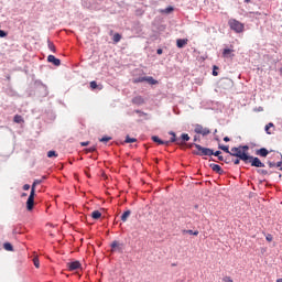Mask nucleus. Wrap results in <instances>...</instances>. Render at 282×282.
<instances>
[{
	"mask_svg": "<svg viewBox=\"0 0 282 282\" xmlns=\"http://www.w3.org/2000/svg\"><path fill=\"white\" fill-rule=\"evenodd\" d=\"M249 149L250 148L248 145H239L238 148H231L230 155H232L234 158H239V160L245 162V164H248Z\"/></svg>",
	"mask_w": 282,
	"mask_h": 282,
	"instance_id": "f257e3e1",
	"label": "nucleus"
},
{
	"mask_svg": "<svg viewBox=\"0 0 282 282\" xmlns=\"http://www.w3.org/2000/svg\"><path fill=\"white\" fill-rule=\"evenodd\" d=\"M228 25H229L230 30H232L237 34H241V32H243V30H245L243 23L239 22V20H237V19H230L228 21Z\"/></svg>",
	"mask_w": 282,
	"mask_h": 282,
	"instance_id": "f03ea898",
	"label": "nucleus"
},
{
	"mask_svg": "<svg viewBox=\"0 0 282 282\" xmlns=\"http://www.w3.org/2000/svg\"><path fill=\"white\" fill-rule=\"evenodd\" d=\"M196 151L194 152L195 155H199L200 158L204 155H213V150L210 148H204L200 144H194Z\"/></svg>",
	"mask_w": 282,
	"mask_h": 282,
	"instance_id": "7ed1b4c3",
	"label": "nucleus"
},
{
	"mask_svg": "<svg viewBox=\"0 0 282 282\" xmlns=\"http://www.w3.org/2000/svg\"><path fill=\"white\" fill-rule=\"evenodd\" d=\"M248 164H251V166H256L257 169H263L265 166V164L263 162H261V160L259 158H254V156H248Z\"/></svg>",
	"mask_w": 282,
	"mask_h": 282,
	"instance_id": "20e7f679",
	"label": "nucleus"
},
{
	"mask_svg": "<svg viewBox=\"0 0 282 282\" xmlns=\"http://www.w3.org/2000/svg\"><path fill=\"white\" fill-rule=\"evenodd\" d=\"M195 133H198L199 135H208L210 134V129L204 128L202 124H196L194 128Z\"/></svg>",
	"mask_w": 282,
	"mask_h": 282,
	"instance_id": "39448f33",
	"label": "nucleus"
},
{
	"mask_svg": "<svg viewBox=\"0 0 282 282\" xmlns=\"http://www.w3.org/2000/svg\"><path fill=\"white\" fill-rule=\"evenodd\" d=\"M34 195H35V193L33 189V191H31L30 196L26 200V210H32V208H34Z\"/></svg>",
	"mask_w": 282,
	"mask_h": 282,
	"instance_id": "423d86ee",
	"label": "nucleus"
},
{
	"mask_svg": "<svg viewBox=\"0 0 282 282\" xmlns=\"http://www.w3.org/2000/svg\"><path fill=\"white\" fill-rule=\"evenodd\" d=\"M112 252H122V243H120L118 240H115L111 242Z\"/></svg>",
	"mask_w": 282,
	"mask_h": 282,
	"instance_id": "0eeeda50",
	"label": "nucleus"
},
{
	"mask_svg": "<svg viewBox=\"0 0 282 282\" xmlns=\"http://www.w3.org/2000/svg\"><path fill=\"white\" fill-rule=\"evenodd\" d=\"M188 45V39H178L176 40V47L182 50V47H186Z\"/></svg>",
	"mask_w": 282,
	"mask_h": 282,
	"instance_id": "6e6552de",
	"label": "nucleus"
},
{
	"mask_svg": "<svg viewBox=\"0 0 282 282\" xmlns=\"http://www.w3.org/2000/svg\"><path fill=\"white\" fill-rule=\"evenodd\" d=\"M47 61H48V63H53V65H55V67H59V65H61V59L56 58V56H54V55H48Z\"/></svg>",
	"mask_w": 282,
	"mask_h": 282,
	"instance_id": "1a4fd4ad",
	"label": "nucleus"
},
{
	"mask_svg": "<svg viewBox=\"0 0 282 282\" xmlns=\"http://www.w3.org/2000/svg\"><path fill=\"white\" fill-rule=\"evenodd\" d=\"M209 166L212 171H214L215 173H218V175H221L224 173V170L218 164L212 163Z\"/></svg>",
	"mask_w": 282,
	"mask_h": 282,
	"instance_id": "9d476101",
	"label": "nucleus"
},
{
	"mask_svg": "<svg viewBox=\"0 0 282 282\" xmlns=\"http://www.w3.org/2000/svg\"><path fill=\"white\" fill-rule=\"evenodd\" d=\"M80 268L79 261H74L68 263V269L74 272V270H78Z\"/></svg>",
	"mask_w": 282,
	"mask_h": 282,
	"instance_id": "9b49d317",
	"label": "nucleus"
},
{
	"mask_svg": "<svg viewBox=\"0 0 282 282\" xmlns=\"http://www.w3.org/2000/svg\"><path fill=\"white\" fill-rule=\"evenodd\" d=\"M133 105H144V98L142 96H137L132 99Z\"/></svg>",
	"mask_w": 282,
	"mask_h": 282,
	"instance_id": "f8f14e48",
	"label": "nucleus"
},
{
	"mask_svg": "<svg viewBox=\"0 0 282 282\" xmlns=\"http://www.w3.org/2000/svg\"><path fill=\"white\" fill-rule=\"evenodd\" d=\"M152 140H153L154 142H156V144H165L166 147H169V144H170L169 141H163V140H161L158 135L152 137Z\"/></svg>",
	"mask_w": 282,
	"mask_h": 282,
	"instance_id": "ddd939ff",
	"label": "nucleus"
},
{
	"mask_svg": "<svg viewBox=\"0 0 282 282\" xmlns=\"http://www.w3.org/2000/svg\"><path fill=\"white\" fill-rule=\"evenodd\" d=\"M223 56H224V58H230V57H232L235 55L232 54V50L225 48L224 52H223Z\"/></svg>",
	"mask_w": 282,
	"mask_h": 282,
	"instance_id": "4468645a",
	"label": "nucleus"
},
{
	"mask_svg": "<svg viewBox=\"0 0 282 282\" xmlns=\"http://www.w3.org/2000/svg\"><path fill=\"white\" fill-rule=\"evenodd\" d=\"M170 135H172L171 140L169 141L170 143L171 142H176V144H182V141L176 138L175 132L170 131Z\"/></svg>",
	"mask_w": 282,
	"mask_h": 282,
	"instance_id": "2eb2a0df",
	"label": "nucleus"
},
{
	"mask_svg": "<svg viewBox=\"0 0 282 282\" xmlns=\"http://www.w3.org/2000/svg\"><path fill=\"white\" fill-rule=\"evenodd\" d=\"M268 149L262 148L260 150L257 151V155H260L261 158H268Z\"/></svg>",
	"mask_w": 282,
	"mask_h": 282,
	"instance_id": "dca6fc26",
	"label": "nucleus"
},
{
	"mask_svg": "<svg viewBox=\"0 0 282 282\" xmlns=\"http://www.w3.org/2000/svg\"><path fill=\"white\" fill-rule=\"evenodd\" d=\"M39 184H43V180H35L32 184L31 191H33V193H36V186H39Z\"/></svg>",
	"mask_w": 282,
	"mask_h": 282,
	"instance_id": "f3484780",
	"label": "nucleus"
},
{
	"mask_svg": "<svg viewBox=\"0 0 282 282\" xmlns=\"http://www.w3.org/2000/svg\"><path fill=\"white\" fill-rule=\"evenodd\" d=\"M182 234H183V235H194L195 237H197V235H199V231H198V230L193 231L192 229H188V230L183 229V230H182Z\"/></svg>",
	"mask_w": 282,
	"mask_h": 282,
	"instance_id": "a211bd4d",
	"label": "nucleus"
},
{
	"mask_svg": "<svg viewBox=\"0 0 282 282\" xmlns=\"http://www.w3.org/2000/svg\"><path fill=\"white\" fill-rule=\"evenodd\" d=\"M13 122H15L17 124H21V122H25V120H23V117L21 115H15L13 118Z\"/></svg>",
	"mask_w": 282,
	"mask_h": 282,
	"instance_id": "6ab92c4d",
	"label": "nucleus"
},
{
	"mask_svg": "<svg viewBox=\"0 0 282 282\" xmlns=\"http://www.w3.org/2000/svg\"><path fill=\"white\" fill-rule=\"evenodd\" d=\"M145 83H149V85H158V80L151 76L145 77Z\"/></svg>",
	"mask_w": 282,
	"mask_h": 282,
	"instance_id": "aec40b11",
	"label": "nucleus"
},
{
	"mask_svg": "<svg viewBox=\"0 0 282 282\" xmlns=\"http://www.w3.org/2000/svg\"><path fill=\"white\" fill-rule=\"evenodd\" d=\"M274 128V123L270 122L265 126L264 130L268 133V135H272V131L270 129Z\"/></svg>",
	"mask_w": 282,
	"mask_h": 282,
	"instance_id": "412c9836",
	"label": "nucleus"
},
{
	"mask_svg": "<svg viewBox=\"0 0 282 282\" xmlns=\"http://www.w3.org/2000/svg\"><path fill=\"white\" fill-rule=\"evenodd\" d=\"M121 40L122 35H120V33H116L112 37L113 43H120Z\"/></svg>",
	"mask_w": 282,
	"mask_h": 282,
	"instance_id": "4be33fe9",
	"label": "nucleus"
},
{
	"mask_svg": "<svg viewBox=\"0 0 282 282\" xmlns=\"http://www.w3.org/2000/svg\"><path fill=\"white\" fill-rule=\"evenodd\" d=\"M181 142H182V144H184V142H188V140H191V137L188 135V134H186V133H183L182 135H181Z\"/></svg>",
	"mask_w": 282,
	"mask_h": 282,
	"instance_id": "5701e85b",
	"label": "nucleus"
},
{
	"mask_svg": "<svg viewBox=\"0 0 282 282\" xmlns=\"http://www.w3.org/2000/svg\"><path fill=\"white\" fill-rule=\"evenodd\" d=\"M126 144H131L133 142H138V139L135 138H130L129 135L126 137Z\"/></svg>",
	"mask_w": 282,
	"mask_h": 282,
	"instance_id": "b1692460",
	"label": "nucleus"
},
{
	"mask_svg": "<svg viewBox=\"0 0 282 282\" xmlns=\"http://www.w3.org/2000/svg\"><path fill=\"white\" fill-rule=\"evenodd\" d=\"M47 45H48V50H51V52H56V46L54 45V42L48 40Z\"/></svg>",
	"mask_w": 282,
	"mask_h": 282,
	"instance_id": "393cba45",
	"label": "nucleus"
},
{
	"mask_svg": "<svg viewBox=\"0 0 282 282\" xmlns=\"http://www.w3.org/2000/svg\"><path fill=\"white\" fill-rule=\"evenodd\" d=\"M47 158H58V154L56 153V151L51 150L47 152Z\"/></svg>",
	"mask_w": 282,
	"mask_h": 282,
	"instance_id": "a878e982",
	"label": "nucleus"
},
{
	"mask_svg": "<svg viewBox=\"0 0 282 282\" xmlns=\"http://www.w3.org/2000/svg\"><path fill=\"white\" fill-rule=\"evenodd\" d=\"M90 217L91 219H100V217H102V213H93Z\"/></svg>",
	"mask_w": 282,
	"mask_h": 282,
	"instance_id": "bb28decb",
	"label": "nucleus"
},
{
	"mask_svg": "<svg viewBox=\"0 0 282 282\" xmlns=\"http://www.w3.org/2000/svg\"><path fill=\"white\" fill-rule=\"evenodd\" d=\"M3 248H4V250H8L9 252H12V250H13V247L10 242L4 243Z\"/></svg>",
	"mask_w": 282,
	"mask_h": 282,
	"instance_id": "cd10ccee",
	"label": "nucleus"
},
{
	"mask_svg": "<svg viewBox=\"0 0 282 282\" xmlns=\"http://www.w3.org/2000/svg\"><path fill=\"white\" fill-rule=\"evenodd\" d=\"M133 83H147V77H139L133 79Z\"/></svg>",
	"mask_w": 282,
	"mask_h": 282,
	"instance_id": "c85d7f7f",
	"label": "nucleus"
},
{
	"mask_svg": "<svg viewBox=\"0 0 282 282\" xmlns=\"http://www.w3.org/2000/svg\"><path fill=\"white\" fill-rule=\"evenodd\" d=\"M219 149H221V151H225V153H229L230 155V149L228 148V145H219Z\"/></svg>",
	"mask_w": 282,
	"mask_h": 282,
	"instance_id": "c756f323",
	"label": "nucleus"
},
{
	"mask_svg": "<svg viewBox=\"0 0 282 282\" xmlns=\"http://www.w3.org/2000/svg\"><path fill=\"white\" fill-rule=\"evenodd\" d=\"M130 215H131V213H123L121 216V221H127V219H129Z\"/></svg>",
	"mask_w": 282,
	"mask_h": 282,
	"instance_id": "7c9ffc66",
	"label": "nucleus"
},
{
	"mask_svg": "<svg viewBox=\"0 0 282 282\" xmlns=\"http://www.w3.org/2000/svg\"><path fill=\"white\" fill-rule=\"evenodd\" d=\"M90 89H98V83L96 80L90 82Z\"/></svg>",
	"mask_w": 282,
	"mask_h": 282,
	"instance_id": "2f4dec72",
	"label": "nucleus"
},
{
	"mask_svg": "<svg viewBox=\"0 0 282 282\" xmlns=\"http://www.w3.org/2000/svg\"><path fill=\"white\" fill-rule=\"evenodd\" d=\"M173 7H167L165 10H163V12L165 13V14H171V12H173Z\"/></svg>",
	"mask_w": 282,
	"mask_h": 282,
	"instance_id": "473e14b6",
	"label": "nucleus"
},
{
	"mask_svg": "<svg viewBox=\"0 0 282 282\" xmlns=\"http://www.w3.org/2000/svg\"><path fill=\"white\" fill-rule=\"evenodd\" d=\"M109 140H111V137H102L99 142H109Z\"/></svg>",
	"mask_w": 282,
	"mask_h": 282,
	"instance_id": "72a5a7b5",
	"label": "nucleus"
},
{
	"mask_svg": "<svg viewBox=\"0 0 282 282\" xmlns=\"http://www.w3.org/2000/svg\"><path fill=\"white\" fill-rule=\"evenodd\" d=\"M217 69H219V67L214 66L213 76H219V73H217Z\"/></svg>",
	"mask_w": 282,
	"mask_h": 282,
	"instance_id": "f704fd0d",
	"label": "nucleus"
},
{
	"mask_svg": "<svg viewBox=\"0 0 282 282\" xmlns=\"http://www.w3.org/2000/svg\"><path fill=\"white\" fill-rule=\"evenodd\" d=\"M260 175H268V170H258Z\"/></svg>",
	"mask_w": 282,
	"mask_h": 282,
	"instance_id": "c9c22d12",
	"label": "nucleus"
},
{
	"mask_svg": "<svg viewBox=\"0 0 282 282\" xmlns=\"http://www.w3.org/2000/svg\"><path fill=\"white\" fill-rule=\"evenodd\" d=\"M86 151L87 153H94V151H96V147H90Z\"/></svg>",
	"mask_w": 282,
	"mask_h": 282,
	"instance_id": "e433bc0d",
	"label": "nucleus"
},
{
	"mask_svg": "<svg viewBox=\"0 0 282 282\" xmlns=\"http://www.w3.org/2000/svg\"><path fill=\"white\" fill-rule=\"evenodd\" d=\"M223 282H234L230 276L223 278Z\"/></svg>",
	"mask_w": 282,
	"mask_h": 282,
	"instance_id": "4c0bfd02",
	"label": "nucleus"
},
{
	"mask_svg": "<svg viewBox=\"0 0 282 282\" xmlns=\"http://www.w3.org/2000/svg\"><path fill=\"white\" fill-rule=\"evenodd\" d=\"M6 36H8V33H6V31L0 30V37L3 39Z\"/></svg>",
	"mask_w": 282,
	"mask_h": 282,
	"instance_id": "58836bf2",
	"label": "nucleus"
},
{
	"mask_svg": "<svg viewBox=\"0 0 282 282\" xmlns=\"http://www.w3.org/2000/svg\"><path fill=\"white\" fill-rule=\"evenodd\" d=\"M33 263H34L35 268H39V267H40V264H39V258H34V259H33Z\"/></svg>",
	"mask_w": 282,
	"mask_h": 282,
	"instance_id": "ea45409f",
	"label": "nucleus"
},
{
	"mask_svg": "<svg viewBox=\"0 0 282 282\" xmlns=\"http://www.w3.org/2000/svg\"><path fill=\"white\" fill-rule=\"evenodd\" d=\"M213 155H215L216 158H219V155H221V151H216V152L213 151Z\"/></svg>",
	"mask_w": 282,
	"mask_h": 282,
	"instance_id": "a19ab883",
	"label": "nucleus"
},
{
	"mask_svg": "<svg viewBox=\"0 0 282 282\" xmlns=\"http://www.w3.org/2000/svg\"><path fill=\"white\" fill-rule=\"evenodd\" d=\"M265 239H267V241H272L273 237H272V235L268 234V235L265 236Z\"/></svg>",
	"mask_w": 282,
	"mask_h": 282,
	"instance_id": "79ce46f5",
	"label": "nucleus"
},
{
	"mask_svg": "<svg viewBox=\"0 0 282 282\" xmlns=\"http://www.w3.org/2000/svg\"><path fill=\"white\" fill-rule=\"evenodd\" d=\"M23 191H30V184H25V185L23 186Z\"/></svg>",
	"mask_w": 282,
	"mask_h": 282,
	"instance_id": "37998d69",
	"label": "nucleus"
},
{
	"mask_svg": "<svg viewBox=\"0 0 282 282\" xmlns=\"http://www.w3.org/2000/svg\"><path fill=\"white\" fill-rule=\"evenodd\" d=\"M80 145H82V147H87V145H89V141L82 142Z\"/></svg>",
	"mask_w": 282,
	"mask_h": 282,
	"instance_id": "c03bdc74",
	"label": "nucleus"
},
{
	"mask_svg": "<svg viewBox=\"0 0 282 282\" xmlns=\"http://www.w3.org/2000/svg\"><path fill=\"white\" fill-rule=\"evenodd\" d=\"M156 54H159V55L163 54L162 48H158V50H156Z\"/></svg>",
	"mask_w": 282,
	"mask_h": 282,
	"instance_id": "a18cd8bd",
	"label": "nucleus"
},
{
	"mask_svg": "<svg viewBox=\"0 0 282 282\" xmlns=\"http://www.w3.org/2000/svg\"><path fill=\"white\" fill-rule=\"evenodd\" d=\"M224 142H230V138L225 137V138H224Z\"/></svg>",
	"mask_w": 282,
	"mask_h": 282,
	"instance_id": "49530a36",
	"label": "nucleus"
},
{
	"mask_svg": "<svg viewBox=\"0 0 282 282\" xmlns=\"http://www.w3.org/2000/svg\"><path fill=\"white\" fill-rule=\"evenodd\" d=\"M240 160H241V159H236V160L234 161V164H236V165L239 164Z\"/></svg>",
	"mask_w": 282,
	"mask_h": 282,
	"instance_id": "de8ad7c7",
	"label": "nucleus"
},
{
	"mask_svg": "<svg viewBox=\"0 0 282 282\" xmlns=\"http://www.w3.org/2000/svg\"><path fill=\"white\" fill-rule=\"evenodd\" d=\"M218 160H219L220 162H224V156L219 155V156H218Z\"/></svg>",
	"mask_w": 282,
	"mask_h": 282,
	"instance_id": "09e8293b",
	"label": "nucleus"
},
{
	"mask_svg": "<svg viewBox=\"0 0 282 282\" xmlns=\"http://www.w3.org/2000/svg\"><path fill=\"white\" fill-rule=\"evenodd\" d=\"M281 165H282L281 162H278V163H276V166H278V167H281Z\"/></svg>",
	"mask_w": 282,
	"mask_h": 282,
	"instance_id": "8fccbe9b",
	"label": "nucleus"
},
{
	"mask_svg": "<svg viewBox=\"0 0 282 282\" xmlns=\"http://www.w3.org/2000/svg\"><path fill=\"white\" fill-rule=\"evenodd\" d=\"M269 166H270V169H272V166H274V164L273 163H269Z\"/></svg>",
	"mask_w": 282,
	"mask_h": 282,
	"instance_id": "3c124183",
	"label": "nucleus"
},
{
	"mask_svg": "<svg viewBox=\"0 0 282 282\" xmlns=\"http://www.w3.org/2000/svg\"><path fill=\"white\" fill-rule=\"evenodd\" d=\"M250 1H252V0H245V3H250Z\"/></svg>",
	"mask_w": 282,
	"mask_h": 282,
	"instance_id": "603ef678",
	"label": "nucleus"
},
{
	"mask_svg": "<svg viewBox=\"0 0 282 282\" xmlns=\"http://www.w3.org/2000/svg\"><path fill=\"white\" fill-rule=\"evenodd\" d=\"M276 282H282V278L278 279Z\"/></svg>",
	"mask_w": 282,
	"mask_h": 282,
	"instance_id": "864d4df0",
	"label": "nucleus"
},
{
	"mask_svg": "<svg viewBox=\"0 0 282 282\" xmlns=\"http://www.w3.org/2000/svg\"><path fill=\"white\" fill-rule=\"evenodd\" d=\"M194 142H197V137L194 138Z\"/></svg>",
	"mask_w": 282,
	"mask_h": 282,
	"instance_id": "5fc2aeb1",
	"label": "nucleus"
},
{
	"mask_svg": "<svg viewBox=\"0 0 282 282\" xmlns=\"http://www.w3.org/2000/svg\"><path fill=\"white\" fill-rule=\"evenodd\" d=\"M93 213H98V210H94Z\"/></svg>",
	"mask_w": 282,
	"mask_h": 282,
	"instance_id": "6e6d98bb",
	"label": "nucleus"
},
{
	"mask_svg": "<svg viewBox=\"0 0 282 282\" xmlns=\"http://www.w3.org/2000/svg\"><path fill=\"white\" fill-rule=\"evenodd\" d=\"M124 213H130L129 210H126Z\"/></svg>",
	"mask_w": 282,
	"mask_h": 282,
	"instance_id": "4d7b16f0",
	"label": "nucleus"
},
{
	"mask_svg": "<svg viewBox=\"0 0 282 282\" xmlns=\"http://www.w3.org/2000/svg\"><path fill=\"white\" fill-rule=\"evenodd\" d=\"M280 171H282V167H280Z\"/></svg>",
	"mask_w": 282,
	"mask_h": 282,
	"instance_id": "13d9d810",
	"label": "nucleus"
}]
</instances>
